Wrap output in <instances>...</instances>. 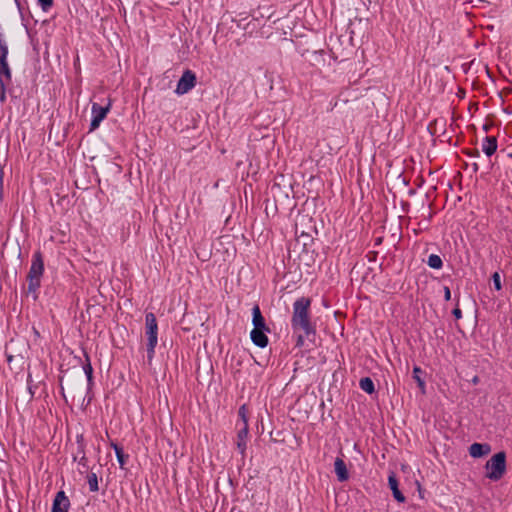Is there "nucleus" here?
<instances>
[{
  "instance_id": "nucleus-1",
  "label": "nucleus",
  "mask_w": 512,
  "mask_h": 512,
  "mask_svg": "<svg viewBox=\"0 0 512 512\" xmlns=\"http://www.w3.org/2000/svg\"><path fill=\"white\" fill-rule=\"evenodd\" d=\"M310 304L311 301L309 298L301 297L297 299L293 304V315L291 319L293 330H302L307 337L315 334V328L310 322Z\"/></svg>"
},
{
  "instance_id": "nucleus-2",
  "label": "nucleus",
  "mask_w": 512,
  "mask_h": 512,
  "mask_svg": "<svg viewBox=\"0 0 512 512\" xmlns=\"http://www.w3.org/2000/svg\"><path fill=\"white\" fill-rule=\"evenodd\" d=\"M145 335L147 337V358L150 362L155 354L158 343V324L154 313L148 312L145 315Z\"/></svg>"
},
{
  "instance_id": "nucleus-3",
  "label": "nucleus",
  "mask_w": 512,
  "mask_h": 512,
  "mask_svg": "<svg viewBox=\"0 0 512 512\" xmlns=\"http://www.w3.org/2000/svg\"><path fill=\"white\" fill-rule=\"evenodd\" d=\"M486 478L492 481L500 480L506 472V454L501 451L494 454L485 465Z\"/></svg>"
},
{
  "instance_id": "nucleus-4",
  "label": "nucleus",
  "mask_w": 512,
  "mask_h": 512,
  "mask_svg": "<svg viewBox=\"0 0 512 512\" xmlns=\"http://www.w3.org/2000/svg\"><path fill=\"white\" fill-rule=\"evenodd\" d=\"M321 244L310 243L307 247L302 248L295 253L301 263L306 266H313L316 262L321 263L325 260V253L320 251Z\"/></svg>"
},
{
  "instance_id": "nucleus-5",
  "label": "nucleus",
  "mask_w": 512,
  "mask_h": 512,
  "mask_svg": "<svg viewBox=\"0 0 512 512\" xmlns=\"http://www.w3.org/2000/svg\"><path fill=\"white\" fill-rule=\"evenodd\" d=\"M43 271L44 262L42 254L40 251H36L32 256L31 266L27 275L29 281L28 288H39Z\"/></svg>"
},
{
  "instance_id": "nucleus-6",
  "label": "nucleus",
  "mask_w": 512,
  "mask_h": 512,
  "mask_svg": "<svg viewBox=\"0 0 512 512\" xmlns=\"http://www.w3.org/2000/svg\"><path fill=\"white\" fill-rule=\"evenodd\" d=\"M112 103L109 99L106 106H101L98 103H93L91 107V122L90 131H94L100 126V123L106 118L107 114L111 109Z\"/></svg>"
},
{
  "instance_id": "nucleus-7",
  "label": "nucleus",
  "mask_w": 512,
  "mask_h": 512,
  "mask_svg": "<svg viewBox=\"0 0 512 512\" xmlns=\"http://www.w3.org/2000/svg\"><path fill=\"white\" fill-rule=\"evenodd\" d=\"M196 80V75L192 70H185L177 83L175 93L177 95H184L188 93L195 87Z\"/></svg>"
},
{
  "instance_id": "nucleus-8",
  "label": "nucleus",
  "mask_w": 512,
  "mask_h": 512,
  "mask_svg": "<svg viewBox=\"0 0 512 512\" xmlns=\"http://www.w3.org/2000/svg\"><path fill=\"white\" fill-rule=\"evenodd\" d=\"M310 243H318L315 241L311 235L302 232L295 240L294 243H291L288 247L289 256L292 257L293 253L299 252L300 249L307 247Z\"/></svg>"
},
{
  "instance_id": "nucleus-9",
  "label": "nucleus",
  "mask_w": 512,
  "mask_h": 512,
  "mask_svg": "<svg viewBox=\"0 0 512 512\" xmlns=\"http://www.w3.org/2000/svg\"><path fill=\"white\" fill-rule=\"evenodd\" d=\"M76 443L78 444V452L81 454V456L79 457V460L77 461L78 471L80 474H84V473L88 472L89 465H88V459H87L86 453H85V443H84L83 435H77Z\"/></svg>"
},
{
  "instance_id": "nucleus-10",
  "label": "nucleus",
  "mask_w": 512,
  "mask_h": 512,
  "mask_svg": "<svg viewBox=\"0 0 512 512\" xmlns=\"http://www.w3.org/2000/svg\"><path fill=\"white\" fill-rule=\"evenodd\" d=\"M70 500L63 490L58 491L52 503L51 512H68Z\"/></svg>"
},
{
  "instance_id": "nucleus-11",
  "label": "nucleus",
  "mask_w": 512,
  "mask_h": 512,
  "mask_svg": "<svg viewBox=\"0 0 512 512\" xmlns=\"http://www.w3.org/2000/svg\"><path fill=\"white\" fill-rule=\"evenodd\" d=\"M248 435H249L248 425L245 424V426H242L241 428H239V430L237 432V438H236V447L242 456H245V452L247 449Z\"/></svg>"
},
{
  "instance_id": "nucleus-12",
  "label": "nucleus",
  "mask_w": 512,
  "mask_h": 512,
  "mask_svg": "<svg viewBox=\"0 0 512 512\" xmlns=\"http://www.w3.org/2000/svg\"><path fill=\"white\" fill-rule=\"evenodd\" d=\"M491 452V446L488 443H473L469 447V454L473 458H480Z\"/></svg>"
},
{
  "instance_id": "nucleus-13",
  "label": "nucleus",
  "mask_w": 512,
  "mask_h": 512,
  "mask_svg": "<svg viewBox=\"0 0 512 512\" xmlns=\"http://www.w3.org/2000/svg\"><path fill=\"white\" fill-rule=\"evenodd\" d=\"M265 331H269V329H252L250 337L254 345L260 348H265L268 345V337Z\"/></svg>"
},
{
  "instance_id": "nucleus-14",
  "label": "nucleus",
  "mask_w": 512,
  "mask_h": 512,
  "mask_svg": "<svg viewBox=\"0 0 512 512\" xmlns=\"http://www.w3.org/2000/svg\"><path fill=\"white\" fill-rule=\"evenodd\" d=\"M498 147L497 138L495 136H486L482 142V151L487 157H491Z\"/></svg>"
},
{
  "instance_id": "nucleus-15",
  "label": "nucleus",
  "mask_w": 512,
  "mask_h": 512,
  "mask_svg": "<svg viewBox=\"0 0 512 512\" xmlns=\"http://www.w3.org/2000/svg\"><path fill=\"white\" fill-rule=\"evenodd\" d=\"M388 484H389V487L392 491V494H393V497L398 501V502H405L406 498L405 496L403 495V493L399 490L398 488V480L396 478V475L392 472L390 473V475L388 476Z\"/></svg>"
},
{
  "instance_id": "nucleus-16",
  "label": "nucleus",
  "mask_w": 512,
  "mask_h": 512,
  "mask_svg": "<svg viewBox=\"0 0 512 512\" xmlns=\"http://www.w3.org/2000/svg\"><path fill=\"white\" fill-rule=\"evenodd\" d=\"M334 470L338 477V480L343 482L349 478L348 470L343 459L337 457L334 462Z\"/></svg>"
},
{
  "instance_id": "nucleus-17",
  "label": "nucleus",
  "mask_w": 512,
  "mask_h": 512,
  "mask_svg": "<svg viewBox=\"0 0 512 512\" xmlns=\"http://www.w3.org/2000/svg\"><path fill=\"white\" fill-rule=\"evenodd\" d=\"M252 323L254 326L253 329H267L265 319L258 305H255L252 309Z\"/></svg>"
},
{
  "instance_id": "nucleus-18",
  "label": "nucleus",
  "mask_w": 512,
  "mask_h": 512,
  "mask_svg": "<svg viewBox=\"0 0 512 512\" xmlns=\"http://www.w3.org/2000/svg\"><path fill=\"white\" fill-rule=\"evenodd\" d=\"M111 447L115 451V455H116V458H117L120 468L124 469L128 459H129V455L124 452V450L121 446H119L118 444H116L114 442L111 443Z\"/></svg>"
},
{
  "instance_id": "nucleus-19",
  "label": "nucleus",
  "mask_w": 512,
  "mask_h": 512,
  "mask_svg": "<svg viewBox=\"0 0 512 512\" xmlns=\"http://www.w3.org/2000/svg\"><path fill=\"white\" fill-rule=\"evenodd\" d=\"M12 81V72L9 67L8 61H0V82Z\"/></svg>"
},
{
  "instance_id": "nucleus-20",
  "label": "nucleus",
  "mask_w": 512,
  "mask_h": 512,
  "mask_svg": "<svg viewBox=\"0 0 512 512\" xmlns=\"http://www.w3.org/2000/svg\"><path fill=\"white\" fill-rule=\"evenodd\" d=\"M425 262L432 269L439 270L443 267V260L438 254H430Z\"/></svg>"
},
{
  "instance_id": "nucleus-21",
  "label": "nucleus",
  "mask_w": 512,
  "mask_h": 512,
  "mask_svg": "<svg viewBox=\"0 0 512 512\" xmlns=\"http://www.w3.org/2000/svg\"><path fill=\"white\" fill-rule=\"evenodd\" d=\"M422 369L418 366H415L413 368V379L416 381L418 387L420 388L421 392L424 394L426 391V384L424 379L422 378Z\"/></svg>"
},
{
  "instance_id": "nucleus-22",
  "label": "nucleus",
  "mask_w": 512,
  "mask_h": 512,
  "mask_svg": "<svg viewBox=\"0 0 512 512\" xmlns=\"http://www.w3.org/2000/svg\"><path fill=\"white\" fill-rule=\"evenodd\" d=\"M84 356H85L86 362L83 365V370H84V373L87 378L88 386H90L93 383V368H92V365L90 362L89 355L85 352Z\"/></svg>"
},
{
  "instance_id": "nucleus-23",
  "label": "nucleus",
  "mask_w": 512,
  "mask_h": 512,
  "mask_svg": "<svg viewBox=\"0 0 512 512\" xmlns=\"http://www.w3.org/2000/svg\"><path fill=\"white\" fill-rule=\"evenodd\" d=\"M359 386L364 392L368 394H372L375 392L374 382L370 377H364L360 379Z\"/></svg>"
},
{
  "instance_id": "nucleus-24",
  "label": "nucleus",
  "mask_w": 512,
  "mask_h": 512,
  "mask_svg": "<svg viewBox=\"0 0 512 512\" xmlns=\"http://www.w3.org/2000/svg\"><path fill=\"white\" fill-rule=\"evenodd\" d=\"M87 483L91 492H97L99 490L98 477L95 472L91 471L87 474Z\"/></svg>"
},
{
  "instance_id": "nucleus-25",
  "label": "nucleus",
  "mask_w": 512,
  "mask_h": 512,
  "mask_svg": "<svg viewBox=\"0 0 512 512\" xmlns=\"http://www.w3.org/2000/svg\"><path fill=\"white\" fill-rule=\"evenodd\" d=\"M37 3L40 5L41 9L44 12H47L52 8L54 1L53 0H37Z\"/></svg>"
},
{
  "instance_id": "nucleus-26",
  "label": "nucleus",
  "mask_w": 512,
  "mask_h": 512,
  "mask_svg": "<svg viewBox=\"0 0 512 512\" xmlns=\"http://www.w3.org/2000/svg\"><path fill=\"white\" fill-rule=\"evenodd\" d=\"M9 82H0V102L4 103L6 101V93Z\"/></svg>"
},
{
  "instance_id": "nucleus-27",
  "label": "nucleus",
  "mask_w": 512,
  "mask_h": 512,
  "mask_svg": "<svg viewBox=\"0 0 512 512\" xmlns=\"http://www.w3.org/2000/svg\"><path fill=\"white\" fill-rule=\"evenodd\" d=\"M246 406L245 405H242L239 410H238V415L240 417V419L242 420V426H245L248 425V418H247V415H246Z\"/></svg>"
},
{
  "instance_id": "nucleus-28",
  "label": "nucleus",
  "mask_w": 512,
  "mask_h": 512,
  "mask_svg": "<svg viewBox=\"0 0 512 512\" xmlns=\"http://www.w3.org/2000/svg\"><path fill=\"white\" fill-rule=\"evenodd\" d=\"M491 280L493 282L494 288H502L501 276L499 272H494L491 276Z\"/></svg>"
},
{
  "instance_id": "nucleus-29",
  "label": "nucleus",
  "mask_w": 512,
  "mask_h": 512,
  "mask_svg": "<svg viewBox=\"0 0 512 512\" xmlns=\"http://www.w3.org/2000/svg\"><path fill=\"white\" fill-rule=\"evenodd\" d=\"M8 46L5 43L0 44V61H7Z\"/></svg>"
},
{
  "instance_id": "nucleus-30",
  "label": "nucleus",
  "mask_w": 512,
  "mask_h": 512,
  "mask_svg": "<svg viewBox=\"0 0 512 512\" xmlns=\"http://www.w3.org/2000/svg\"><path fill=\"white\" fill-rule=\"evenodd\" d=\"M452 314L454 315V317L456 319H461L462 318V311L459 308V297L457 298V302H456L455 308L452 311Z\"/></svg>"
},
{
  "instance_id": "nucleus-31",
  "label": "nucleus",
  "mask_w": 512,
  "mask_h": 512,
  "mask_svg": "<svg viewBox=\"0 0 512 512\" xmlns=\"http://www.w3.org/2000/svg\"><path fill=\"white\" fill-rule=\"evenodd\" d=\"M464 153L469 156V157H480V152L478 149H469V150H465Z\"/></svg>"
},
{
  "instance_id": "nucleus-32",
  "label": "nucleus",
  "mask_w": 512,
  "mask_h": 512,
  "mask_svg": "<svg viewBox=\"0 0 512 512\" xmlns=\"http://www.w3.org/2000/svg\"><path fill=\"white\" fill-rule=\"evenodd\" d=\"M3 178H4V172L3 169L0 167V202L3 201L4 195H3Z\"/></svg>"
},
{
  "instance_id": "nucleus-33",
  "label": "nucleus",
  "mask_w": 512,
  "mask_h": 512,
  "mask_svg": "<svg viewBox=\"0 0 512 512\" xmlns=\"http://www.w3.org/2000/svg\"><path fill=\"white\" fill-rule=\"evenodd\" d=\"M304 345V336L303 335H298L297 337V340H296V346H303Z\"/></svg>"
},
{
  "instance_id": "nucleus-34",
  "label": "nucleus",
  "mask_w": 512,
  "mask_h": 512,
  "mask_svg": "<svg viewBox=\"0 0 512 512\" xmlns=\"http://www.w3.org/2000/svg\"><path fill=\"white\" fill-rule=\"evenodd\" d=\"M30 382H31V375L29 374L28 377H27L28 390H29V392L31 394V397H33L34 396V391H33L32 387L30 385Z\"/></svg>"
},
{
  "instance_id": "nucleus-35",
  "label": "nucleus",
  "mask_w": 512,
  "mask_h": 512,
  "mask_svg": "<svg viewBox=\"0 0 512 512\" xmlns=\"http://www.w3.org/2000/svg\"><path fill=\"white\" fill-rule=\"evenodd\" d=\"M14 2H15V4H16L17 8H18V11H19V13H20V16L23 18V12H22V6H21V2H20V0H14Z\"/></svg>"
},
{
  "instance_id": "nucleus-36",
  "label": "nucleus",
  "mask_w": 512,
  "mask_h": 512,
  "mask_svg": "<svg viewBox=\"0 0 512 512\" xmlns=\"http://www.w3.org/2000/svg\"><path fill=\"white\" fill-rule=\"evenodd\" d=\"M444 298L445 300H450L451 298V290H444Z\"/></svg>"
},
{
  "instance_id": "nucleus-37",
  "label": "nucleus",
  "mask_w": 512,
  "mask_h": 512,
  "mask_svg": "<svg viewBox=\"0 0 512 512\" xmlns=\"http://www.w3.org/2000/svg\"><path fill=\"white\" fill-rule=\"evenodd\" d=\"M382 241H383V238H382V237H377V238H375V240H374V246H378V245H380V244L382 243Z\"/></svg>"
},
{
  "instance_id": "nucleus-38",
  "label": "nucleus",
  "mask_w": 512,
  "mask_h": 512,
  "mask_svg": "<svg viewBox=\"0 0 512 512\" xmlns=\"http://www.w3.org/2000/svg\"><path fill=\"white\" fill-rule=\"evenodd\" d=\"M81 456V454L77 451L74 455H73V461L77 462L79 460V457Z\"/></svg>"
},
{
  "instance_id": "nucleus-39",
  "label": "nucleus",
  "mask_w": 512,
  "mask_h": 512,
  "mask_svg": "<svg viewBox=\"0 0 512 512\" xmlns=\"http://www.w3.org/2000/svg\"><path fill=\"white\" fill-rule=\"evenodd\" d=\"M472 168H473V171H474V172H478V170H479V165L475 162V163H473V164H472Z\"/></svg>"
},
{
  "instance_id": "nucleus-40",
  "label": "nucleus",
  "mask_w": 512,
  "mask_h": 512,
  "mask_svg": "<svg viewBox=\"0 0 512 512\" xmlns=\"http://www.w3.org/2000/svg\"><path fill=\"white\" fill-rule=\"evenodd\" d=\"M313 54H314L315 56H322L323 51H322V50H320V51H314V52H313Z\"/></svg>"
},
{
  "instance_id": "nucleus-41",
  "label": "nucleus",
  "mask_w": 512,
  "mask_h": 512,
  "mask_svg": "<svg viewBox=\"0 0 512 512\" xmlns=\"http://www.w3.org/2000/svg\"><path fill=\"white\" fill-rule=\"evenodd\" d=\"M13 358L14 357L12 355H7V362H8V364H11Z\"/></svg>"
},
{
  "instance_id": "nucleus-42",
  "label": "nucleus",
  "mask_w": 512,
  "mask_h": 512,
  "mask_svg": "<svg viewBox=\"0 0 512 512\" xmlns=\"http://www.w3.org/2000/svg\"><path fill=\"white\" fill-rule=\"evenodd\" d=\"M60 390H61V393L64 395V387L62 385V378H60Z\"/></svg>"
},
{
  "instance_id": "nucleus-43",
  "label": "nucleus",
  "mask_w": 512,
  "mask_h": 512,
  "mask_svg": "<svg viewBox=\"0 0 512 512\" xmlns=\"http://www.w3.org/2000/svg\"><path fill=\"white\" fill-rule=\"evenodd\" d=\"M201 257H202V260L204 261L209 257V255L201 253Z\"/></svg>"
},
{
  "instance_id": "nucleus-44",
  "label": "nucleus",
  "mask_w": 512,
  "mask_h": 512,
  "mask_svg": "<svg viewBox=\"0 0 512 512\" xmlns=\"http://www.w3.org/2000/svg\"><path fill=\"white\" fill-rule=\"evenodd\" d=\"M402 182H403V184H404V185H406V186H407V185H409V180H407L406 178H403V179H402Z\"/></svg>"
},
{
  "instance_id": "nucleus-45",
  "label": "nucleus",
  "mask_w": 512,
  "mask_h": 512,
  "mask_svg": "<svg viewBox=\"0 0 512 512\" xmlns=\"http://www.w3.org/2000/svg\"><path fill=\"white\" fill-rule=\"evenodd\" d=\"M472 381H473V383H474V384H477V383H478V381H479V379H478V377H477V376H475V377L473 378V380H472Z\"/></svg>"
},
{
  "instance_id": "nucleus-46",
  "label": "nucleus",
  "mask_w": 512,
  "mask_h": 512,
  "mask_svg": "<svg viewBox=\"0 0 512 512\" xmlns=\"http://www.w3.org/2000/svg\"><path fill=\"white\" fill-rule=\"evenodd\" d=\"M409 194H410V195L415 194V190L411 189V190L409 191Z\"/></svg>"
},
{
  "instance_id": "nucleus-47",
  "label": "nucleus",
  "mask_w": 512,
  "mask_h": 512,
  "mask_svg": "<svg viewBox=\"0 0 512 512\" xmlns=\"http://www.w3.org/2000/svg\"><path fill=\"white\" fill-rule=\"evenodd\" d=\"M483 128H484L485 131L488 130V126L487 125H484Z\"/></svg>"
},
{
  "instance_id": "nucleus-48",
  "label": "nucleus",
  "mask_w": 512,
  "mask_h": 512,
  "mask_svg": "<svg viewBox=\"0 0 512 512\" xmlns=\"http://www.w3.org/2000/svg\"><path fill=\"white\" fill-rule=\"evenodd\" d=\"M197 257H199V258H201V259H202L201 254H200V253H198V252H197Z\"/></svg>"
}]
</instances>
